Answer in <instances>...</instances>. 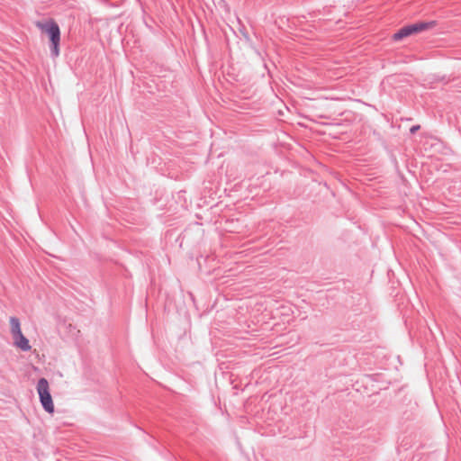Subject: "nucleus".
<instances>
[{"mask_svg":"<svg viewBox=\"0 0 461 461\" xmlns=\"http://www.w3.org/2000/svg\"><path fill=\"white\" fill-rule=\"evenodd\" d=\"M34 24L41 32L48 35L50 42V55L52 58H57L59 55L60 44V29L59 24L52 18L36 21Z\"/></svg>","mask_w":461,"mask_h":461,"instance_id":"f257e3e1","label":"nucleus"},{"mask_svg":"<svg viewBox=\"0 0 461 461\" xmlns=\"http://www.w3.org/2000/svg\"><path fill=\"white\" fill-rule=\"evenodd\" d=\"M10 326L14 344L23 351L29 350V339L22 333L19 319L16 317H11Z\"/></svg>","mask_w":461,"mask_h":461,"instance_id":"f03ea898","label":"nucleus"},{"mask_svg":"<svg viewBox=\"0 0 461 461\" xmlns=\"http://www.w3.org/2000/svg\"><path fill=\"white\" fill-rule=\"evenodd\" d=\"M418 33L416 23L405 25L399 29L393 35V39L395 41H401L410 35Z\"/></svg>","mask_w":461,"mask_h":461,"instance_id":"7ed1b4c3","label":"nucleus"},{"mask_svg":"<svg viewBox=\"0 0 461 461\" xmlns=\"http://www.w3.org/2000/svg\"><path fill=\"white\" fill-rule=\"evenodd\" d=\"M40 402H41V404L43 410L46 412H48L50 414H52L54 412L55 408H54L52 396L50 393L40 398Z\"/></svg>","mask_w":461,"mask_h":461,"instance_id":"20e7f679","label":"nucleus"},{"mask_svg":"<svg viewBox=\"0 0 461 461\" xmlns=\"http://www.w3.org/2000/svg\"><path fill=\"white\" fill-rule=\"evenodd\" d=\"M37 393L39 394V398L42 396L48 395L50 393V384L46 378L42 377L38 381L37 384Z\"/></svg>","mask_w":461,"mask_h":461,"instance_id":"39448f33","label":"nucleus"},{"mask_svg":"<svg viewBox=\"0 0 461 461\" xmlns=\"http://www.w3.org/2000/svg\"><path fill=\"white\" fill-rule=\"evenodd\" d=\"M435 21L416 23L418 32L432 29L436 26Z\"/></svg>","mask_w":461,"mask_h":461,"instance_id":"423d86ee","label":"nucleus"},{"mask_svg":"<svg viewBox=\"0 0 461 461\" xmlns=\"http://www.w3.org/2000/svg\"><path fill=\"white\" fill-rule=\"evenodd\" d=\"M420 125H418V124H417V125H413V126H411V129H410V132H411V134H414L417 131H419V130H420Z\"/></svg>","mask_w":461,"mask_h":461,"instance_id":"0eeeda50","label":"nucleus"},{"mask_svg":"<svg viewBox=\"0 0 461 461\" xmlns=\"http://www.w3.org/2000/svg\"><path fill=\"white\" fill-rule=\"evenodd\" d=\"M69 328H72V324H69ZM73 330H76V328L73 327Z\"/></svg>","mask_w":461,"mask_h":461,"instance_id":"6e6552de","label":"nucleus"}]
</instances>
